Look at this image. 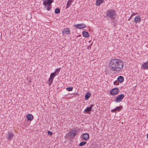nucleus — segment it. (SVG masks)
Segmentation results:
<instances>
[{"label": "nucleus", "mask_w": 148, "mask_h": 148, "mask_svg": "<svg viewBox=\"0 0 148 148\" xmlns=\"http://www.w3.org/2000/svg\"><path fill=\"white\" fill-rule=\"evenodd\" d=\"M110 69L112 71L118 72L121 71L123 68V62L120 60L112 59L109 62Z\"/></svg>", "instance_id": "1"}, {"label": "nucleus", "mask_w": 148, "mask_h": 148, "mask_svg": "<svg viewBox=\"0 0 148 148\" xmlns=\"http://www.w3.org/2000/svg\"><path fill=\"white\" fill-rule=\"evenodd\" d=\"M107 15L113 21L114 20L116 17V13L114 10L108 9L106 12Z\"/></svg>", "instance_id": "2"}, {"label": "nucleus", "mask_w": 148, "mask_h": 148, "mask_svg": "<svg viewBox=\"0 0 148 148\" xmlns=\"http://www.w3.org/2000/svg\"><path fill=\"white\" fill-rule=\"evenodd\" d=\"M77 130L76 129H74L66 134V135L67 138L70 140L73 139L75 138V137L77 135Z\"/></svg>", "instance_id": "3"}, {"label": "nucleus", "mask_w": 148, "mask_h": 148, "mask_svg": "<svg viewBox=\"0 0 148 148\" xmlns=\"http://www.w3.org/2000/svg\"><path fill=\"white\" fill-rule=\"evenodd\" d=\"M53 1V0H46L43 1V4L47 8V10L49 11L51 8V3Z\"/></svg>", "instance_id": "4"}, {"label": "nucleus", "mask_w": 148, "mask_h": 148, "mask_svg": "<svg viewBox=\"0 0 148 148\" xmlns=\"http://www.w3.org/2000/svg\"><path fill=\"white\" fill-rule=\"evenodd\" d=\"M124 96L123 94H121L119 95L116 97L114 98V101L116 103L120 102L124 97Z\"/></svg>", "instance_id": "5"}, {"label": "nucleus", "mask_w": 148, "mask_h": 148, "mask_svg": "<svg viewBox=\"0 0 148 148\" xmlns=\"http://www.w3.org/2000/svg\"><path fill=\"white\" fill-rule=\"evenodd\" d=\"M119 91L118 88H114L112 89L110 92V94L112 95H114L117 94Z\"/></svg>", "instance_id": "6"}, {"label": "nucleus", "mask_w": 148, "mask_h": 148, "mask_svg": "<svg viewBox=\"0 0 148 148\" xmlns=\"http://www.w3.org/2000/svg\"><path fill=\"white\" fill-rule=\"evenodd\" d=\"M74 27H75L76 28L82 29L86 27V25L85 24L83 23H81L80 24H79L75 25Z\"/></svg>", "instance_id": "7"}, {"label": "nucleus", "mask_w": 148, "mask_h": 148, "mask_svg": "<svg viewBox=\"0 0 148 148\" xmlns=\"http://www.w3.org/2000/svg\"><path fill=\"white\" fill-rule=\"evenodd\" d=\"M94 105L92 104L90 106V107H87L84 110V113H90L89 112H90L92 108V107L94 106Z\"/></svg>", "instance_id": "8"}, {"label": "nucleus", "mask_w": 148, "mask_h": 148, "mask_svg": "<svg viewBox=\"0 0 148 148\" xmlns=\"http://www.w3.org/2000/svg\"><path fill=\"white\" fill-rule=\"evenodd\" d=\"M57 75L56 74V73H51L50 76V77L49 79V81L50 82V83H49V84H51L52 83L53 81V78L55 77L56 75Z\"/></svg>", "instance_id": "9"}, {"label": "nucleus", "mask_w": 148, "mask_h": 148, "mask_svg": "<svg viewBox=\"0 0 148 148\" xmlns=\"http://www.w3.org/2000/svg\"><path fill=\"white\" fill-rule=\"evenodd\" d=\"M70 29L69 28H64L62 31V34L64 35L65 34L68 35L70 33Z\"/></svg>", "instance_id": "10"}, {"label": "nucleus", "mask_w": 148, "mask_h": 148, "mask_svg": "<svg viewBox=\"0 0 148 148\" xmlns=\"http://www.w3.org/2000/svg\"><path fill=\"white\" fill-rule=\"evenodd\" d=\"M89 138V135L88 134L85 133L83 134L82 135V138L84 140H88Z\"/></svg>", "instance_id": "11"}, {"label": "nucleus", "mask_w": 148, "mask_h": 148, "mask_svg": "<svg viewBox=\"0 0 148 148\" xmlns=\"http://www.w3.org/2000/svg\"><path fill=\"white\" fill-rule=\"evenodd\" d=\"M27 120L28 121H32L33 119V116L31 114H28L26 115Z\"/></svg>", "instance_id": "12"}, {"label": "nucleus", "mask_w": 148, "mask_h": 148, "mask_svg": "<svg viewBox=\"0 0 148 148\" xmlns=\"http://www.w3.org/2000/svg\"><path fill=\"white\" fill-rule=\"evenodd\" d=\"M134 22L136 23H139L141 21V19L139 16H137L134 19Z\"/></svg>", "instance_id": "13"}, {"label": "nucleus", "mask_w": 148, "mask_h": 148, "mask_svg": "<svg viewBox=\"0 0 148 148\" xmlns=\"http://www.w3.org/2000/svg\"><path fill=\"white\" fill-rule=\"evenodd\" d=\"M13 136L14 135L11 132L9 133L7 138L9 140H10Z\"/></svg>", "instance_id": "14"}, {"label": "nucleus", "mask_w": 148, "mask_h": 148, "mask_svg": "<svg viewBox=\"0 0 148 148\" xmlns=\"http://www.w3.org/2000/svg\"><path fill=\"white\" fill-rule=\"evenodd\" d=\"M117 79L119 82L121 83L123 81L124 79L123 76H120L118 77Z\"/></svg>", "instance_id": "15"}, {"label": "nucleus", "mask_w": 148, "mask_h": 148, "mask_svg": "<svg viewBox=\"0 0 148 148\" xmlns=\"http://www.w3.org/2000/svg\"><path fill=\"white\" fill-rule=\"evenodd\" d=\"M82 33L83 36L85 37L88 38L89 36L88 33L87 32L83 31Z\"/></svg>", "instance_id": "16"}, {"label": "nucleus", "mask_w": 148, "mask_h": 148, "mask_svg": "<svg viewBox=\"0 0 148 148\" xmlns=\"http://www.w3.org/2000/svg\"><path fill=\"white\" fill-rule=\"evenodd\" d=\"M73 0H69L68 1L67 4L66 8H68L71 5V2H73Z\"/></svg>", "instance_id": "17"}, {"label": "nucleus", "mask_w": 148, "mask_h": 148, "mask_svg": "<svg viewBox=\"0 0 148 148\" xmlns=\"http://www.w3.org/2000/svg\"><path fill=\"white\" fill-rule=\"evenodd\" d=\"M91 95L89 92L87 93L85 95V99L86 100H87L90 97Z\"/></svg>", "instance_id": "18"}, {"label": "nucleus", "mask_w": 148, "mask_h": 148, "mask_svg": "<svg viewBox=\"0 0 148 148\" xmlns=\"http://www.w3.org/2000/svg\"><path fill=\"white\" fill-rule=\"evenodd\" d=\"M103 1V0H97L96 3V5L97 6L99 5L102 3Z\"/></svg>", "instance_id": "19"}, {"label": "nucleus", "mask_w": 148, "mask_h": 148, "mask_svg": "<svg viewBox=\"0 0 148 148\" xmlns=\"http://www.w3.org/2000/svg\"><path fill=\"white\" fill-rule=\"evenodd\" d=\"M142 66L144 69H148V62L146 63H144L143 65Z\"/></svg>", "instance_id": "20"}, {"label": "nucleus", "mask_w": 148, "mask_h": 148, "mask_svg": "<svg viewBox=\"0 0 148 148\" xmlns=\"http://www.w3.org/2000/svg\"><path fill=\"white\" fill-rule=\"evenodd\" d=\"M123 108V107L121 106H117L116 107V108L115 109L116 111H120V110L122 109Z\"/></svg>", "instance_id": "21"}, {"label": "nucleus", "mask_w": 148, "mask_h": 148, "mask_svg": "<svg viewBox=\"0 0 148 148\" xmlns=\"http://www.w3.org/2000/svg\"><path fill=\"white\" fill-rule=\"evenodd\" d=\"M86 143L85 142L83 141L80 143L79 144V146H82L85 145Z\"/></svg>", "instance_id": "22"}, {"label": "nucleus", "mask_w": 148, "mask_h": 148, "mask_svg": "<svg viewBox=\"0 0 148 148\" xmlns=\"http://www.w3.org/2000/svg\"><path fill=\"white\" fill-rule=\"evenodd\" d=\"M60 12V10L59 8H57L55 9V12L56 14H58Z\"/></svg>", "instance_id": "23"}, {"label": "nucleus", "mask_w": 148, "mask_h": 148, "mask_svg": "<svg viewBox=\"0 0 148 148\" xmlns=\"http://www.w3.org/2000/svg\"><path fill=\"white\" fill-rule=\"evenodd\" d=\"M66 90L68 91H72L73 90L72 87H68L66 88Z\"/></svg>", "instance_id": "24"}, {"label": "nucleus", "mask_w": 148, "mask_h": 148, "mask_svg": "<svg viewBox=\"0 0 148 148\" xmlns=\"http://www.w3.org/2000/svg\"><path fill=\"white\" fill-rule=\"evenodd\" d=\"M60 68L59 69H56V71L55 72H54V73H56V75H58L59 73V72L60 71Z\"/></svg>", "instance_id": "25"}, {"label": "nucleus", "mask_w": 148, "mask_h": 148, "mask_svg": "<svg viewBox=\"0 0 148 148\" xmlns=\"http://www.w3.org/2000/svg\"><path fill=\"white\" fill-rule=\"evenodd\" d=\"M114 84L116 85H119V82L118 80H116L114 82Z\"/></svg>", "instance_id": "26"}, {"label": "nucleus", "mask_w": 148, "mask_h": 148, "mask_svg": "<svg viewBox=\"0 0 148 148\" xmlns=\"http://www.w3.org/2000/svg\"><path fill=\"white\" fill-rule=\"evenodd\" d=\"M53 133L52 132H51L50 131H48V135H50V136H52V134H53Z\"/></svg>", "instance_id": "27"}, {"label": "nucleus", "mask_w": 148, "mask_h": 148, "mask_svg": "<svg viewBox=\"0 0 148 148\" xmlns=\"http://www.w3.org/2000/svg\"><path fill=\"white\" fill-rule=\"evenodd\" d=\"M111 111L112 112H116V110H115V109H112V110H111Z\"/></svg>", "instance_id": "28"}, {"label": "nucleus", "mask_w": 148, "mask_h": 148, "mask_svg": "<svg viewBox=\"0 0 148 148\" xmlns=\"http://www.w3.org/2000/svg\"><path fill=\"white\" fill-rule=\"evenodd\" d=\"M91 47L90 45H89L87 47V49H90Z\"/></svg>", "instance_id": "29"}, {"label": "nucleus", "mask_w": 148, "mask_h": 148, "mask_svg": "<svg viewBox=\"0 0 148 148\" xmlns=\"http://www.w3.org/2000/svg\"><path fill=\"white\" fill-rule=\"evenodd\" d=\"M135 14H135L134 13L133 14H132L131 15V16L130 17V18H131L133 16H134V15H135Z\"/></svg>", "instance_id": "30"}, {"label": "nucleus", "mask_w": 148, "mask_h": 148, "mask_svg": "<svg viewBox=\"0 0 148 148\" xmlns=\"http://www.w3.org/2000/svg\"><path fill=\"white\" fill-rule=\"evenodd\" d=\"M81 35H79L77 36H76V37L77 38V37H81Z\"/></svg>", "instance_id": "31"}, {"label": "nucleus", "mask_w": 148, "mask_h": 148, "mask_svg": "<svg viewBox=\"0 0 148 148\" xmlns=\"http://www.w3.org/2000/svg\"><path fill=\"white\" fill-rule=\"evenodd\" d=\"M92 44V43H91L90 44V46L91 47Z\"/></svg>", "instance_id": "32"}, {"label": "nucleus", "mask_w": 148, "mask_h": 148, "mask_svg": "<svg viewBox=\"0 0 148 148\" xmlns=\"http://www.w3.org/2000/svg\"><path fill=\"white\" fill-rule=\"evenodd\" d=\"M147 137L148 138V134H147Z\"/></svg>", "instance_id": "33"}]
</instances>
